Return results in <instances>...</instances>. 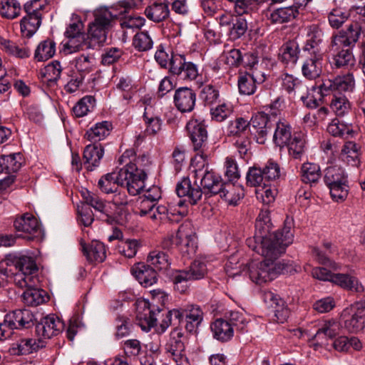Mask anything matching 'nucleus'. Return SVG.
Returning a JSON list of instances; mask_svg holds the SVG:
<instances>
[{
    "label": "nucleus",
    "instance_id": "1",
    "mask_svg": "<svg viewBox=\"0 0 365 365\" xmlns=\"http://www.w3.org/2000/svg\"><path fill=\"white\" fill-rule=\"evenodd\" d=\"M292 227L293 219L287 217L282 230L270 232L269 212L265 210L259 212L255 222V235L247 240L248 247L265 258L262 262L249 264L247 272L253 282L261 284L271 281L282 272L283 264L275 262V259L292 243Z\"/></svg>",
    "mask_w": 365,
    "mask_h": 365
},
{
    "label": "nucleus",
    "instance_id": "2",
    "mask_svg": "<svg viewBox=\"0 0 365 365\" xmlns=\"http://www.w3.org/2000/svg\"><path fill=\"white\" fill-rule=\"evenodd\" d=\"M355 80L352 73L339 75L333 78L324 79L317 87L320 100L331 95L330 108L338 116H344L351 110V103L343 93L352 91Z\"/></svg>",
    "mask_w": 365,
    "mask_h": 365
},
{
    "label": "nucleus",
    "instance_id": "3",
    "mask_svg": "<svg viewBox=\"0 0 365 365\" xmlns=\"http://www.w3.org/2000/svg\"><path fill=\"white\" fill-rule=\"evenodd\" d=\"M207 158V155L196 154L191 160L195 182L200 180V185L205 190L213 195L219 194L229 204L236 205L240 200V196L232 197L234 186L222 182L220 176L209 168Z\"/></svg>",
    "mask_w": 365,
    "mask_h": 365
},
{
    "label": "nucleus",
    "instance_id": "4",
    "mask_svg": "<svg viewBox=\"0 0 365 365\" xmlns=\"http://www.w3.org/2000/svg\"><path fill=\"white\" fill-rule=\"evenodd\" d=\"M361 35V26L351 23L346 31L332 36L331 51L334 53L333 64L336 68H349L354 66L355 58L349 46L354 45Z\"/></svg>",
    "mask_w": 365,
    "mask_h": 365
},
{
    "label": "nucleus",
    "instance_id": "5",
    "mask_svg": "<svg viewBox=\"0 0 365 365\" xmlns=\"http://www.w3.org/2000/svg\"><path fill=\"white\" fill-rule=\"evenodd\" d=\"M33 264L31 269L24 266L21 272L14 274V284L20 288L26 289L22 294V299L28 306L36 307L46 302L45 291L38 288L39 283L37 277L38 267L34 257L29 256Z\"/></svg>",
    "mask_w": 365,
    "mask_h": 365
},
{
    "label": "nucleus",
    "instance_id": "6",
    "mask_svg": "<svg viewBox=\"0 0 365 365\" xmlns=\"http://www.w3.org/2000/svg\"><path fill=\"white\" fill-rule=\"evenodd\" d=\"M270 128L267 115L259 113L251 118L250 123L242 118L230 121L227 125V132L229 135H238L239 137L250 133L255 136L257 143L264 144Z\"/></svg>",
    "mask_w": 365,
    "mask_h": 365
},
{
    "label": "nucleus",
    "instance_id": "7",
    "mask_svg": "<svg viewBox=\"0 0 365 365\" xmlns=\"http://www.w3.org/2000/svg\"><path fill=\"white\" fill-rule=\"evenodd\" d=\"M46 7L47 0H31L24 4L26 15L20 23L22 36L30 38L37 31Z\"/></svg>",
    "mask_w": 365,
    "mask_h": 365
},
{
    "label": "nucleus",
    "instance_id": "8",
    "mask_svg": "<svg viewBox=\"0 0 365 365\" xmlns=\"http://www.w3.org/2000/svg\"><path fill=\"white\" fill-rule=\"evenodd\" d=\"M94 17V21L89 25L87 36L88 46L92 48L101 46L106 41L113 15L107 9H100L95 11Z\"/></svg>",
    "mask_w": 365,
    "mask_h": 365
},
{
    "label": "nucleus",
    "instance_id": "9",
    "mask_svg": "<svg viewBox=\"0 0 365 365\" xmlns=\"http://www.w3.org/2000/svg\"><path fill=\"white\" fill-rule=\"evenodd\" d=\"M324 173V180L329 188L332 199L336 202L344 201L349 193L344 169L339 166H331L328 167Z\"/></svg>",
    "mask_w": 365,
    "mask_h": 365
},
{
    "label": "nucleus",
    "instance_id": "10",
    "mask_svg": "<svg viewBox=\"0 0 365 365\" xmlns=\"http://www.w3.org/2000/svg\"><path fill=\"white\" fill-rule=\"evenodd\" d=\"M207 274V267L205 262L196 259L191 263L188 269L176 270L173 274V282L175 289L184 293L188 288V282L199 280L204 278Z\"/></svg>",
    "mask_w": 365,
    "mask_h": 365
},
{
    "label": "nucleus",
    "instance_id": "11",
    "mask_svg": "<svg viewBox=\"0 0 365 365\" xmlns=\"http://www.w3.org/2000/svg\"><path fill=\"white\" fill-rule=\"evenodd\" d=\"M147 174L143 170L138 168L135 164H127L120 169L121 187H126L128 193L137 195L145 187Z\"/></svg>",
    "mask_w": 365,
    "mask_h": 365
},
{
    "label": "nucleus",
    "instance_id": "12",
    "mask_svg": "<svg viewBox=\"0 0 365 365\" xmlns=\"http://www.w3.org/2000/svg\"><path fill=\"white\" fill-rule=\"evenodd\" d=\"M24 266L29 269H31L33 266L32 262L29 259V256L22 253L7 255L0 262V287L5 284L6 278L9 277L13 276L14 279V274L21 272Z\"/></svg>",
    "mask_w": 365,
    "mask_h": 365
},
{
    "label": "nucleus",
    "instance_id": "13",
    "mask_svg": "<svg viewBox=\"0 0 365 365\" xmlns=\"http://www.w3.org/2000/svg\"><path fill=\"white\" fill-rule=\"evenodd\" d=\"M170 72L178 80L191 81L198 76L197 66L190 61H186L184 56L172 54L170 62Z\"/></svg>",
    "mask_w": 365,
    "mask_h": 365
},
{
    "label": "nucleus",
    "instance_id": "14",
    "mask_svg": "<svg viewBox=\"0 0 365 365\" xmlns=\"http://www.w3.org/2000/svg\"><path fill=\"white\" fill-rule=\"evenodd\" d=\"M82 195L85 201V204L90 207H93L100 213L98 217L102 221H104L109 225H112L117 221L116 214L114 212L113 208L111 207V204L110 202H105L99 196L89 192L88 190L83 192Z\"/></svg>",
    "mask_w": 365,
    "mask_h": 365
},
{
    "label": "nucleus",
    "instance_id": "15",
    "mask_svg": "<svg viewBox=\"0 0 365 365\" xmlns=\"http://www.w3.org/2000/svg\"><path fill=\"white\" fill-rule=\"evenodd\" d=\"M187 130L197 154L207 155V132L203 121L192 118L187 123Z\"/></svg>",
    "mask_w": 365,
    "mask_h": 365
},
{
    "label": "nucleus",
    "instance_id": "16",
    "mask_svg": "<svg viewBox=\"0 0 365 365\" xmlns=\"http://www.w3.org/2000/svg\"><path fill=\"white\" fill-rule=\"evenodd\" d=\"M175 247L183 255H193L197 249L196 235L190 223L182 225L175 235Z\"/></svg>",
    "mask_w": 365,
    "mask_h": 365
},
{
    "label": "nucleus",
    "instance_id": "17",
    "mask_svg": "<svg viewBox=\"0 0 365 365\" xmlns=\"http://www.w3.org/2000/svg\"><path fill=\"white\" fill-rule=\"evenodd\" d=\"M16 231L21 232L22 237L28 240L38 239L42 235L41 227L37 219L30 213H25L14 222Z\"/></svg>",
    "mask_w": 365,
    "mask_h": 365
},
{
    "label": "nucleus",
    "instance_id": "18",
    "mask_svg": "<svg viewBox=\"0 0 365 365\" xmlns=\"http://www.w3.org/2000/svg\"><path fill=\"white\" fill-rule=\"evenodd\" d=\"M63 322L56 316L47 315L36 325L37 336L43 341L58 335L63 329Z\"/></svg>",
    "mask_w": 365,
    "mask_h": 365
},
{
    "label": "nucleus",
    "instance_id": "19",
    "mask_svg": "<svg viewBox=\"0 0 365 365\" xmlns=\"http://www.w3.org/2000/svg\"><path fill=\"white\" fill-rule=\"evenodd\" d=\"M183 334L180 329H175L165 345L166 352L175 361L177 365H190L185 354V344L182 341Z\"/></svg>",
    "mask_w": 365,
    "mask_h": 365
},
{
    "label": "nucleus",
    "instance_id": "20",
    "mask_svg": "<svg viewBox=\"0 0 365 365\" xmlns=\"http://www.w3.org/2000/svg\"><path fill=\"white\" fill-rule=\"evenodd\" d=\"M176 193L179 197H185V200H180L178 202L179 207H182L185 202L191 205H196L202 195V188L197 182L192 185L188 178H183L176 185Z\"/></svg>",
    "mask_w": 365,
    "mask_h": 365
},
{
    "label": "nucleus",
    "instance_id": "21",
    "mask_svg": "<svg viewBox=\"0 0 365 365\" xmlns=\"http://www.w3.org/2000/svg\"><path fill=\"white\" fill-rule=\"evenodd\" d=\"M351 310V313L344 312L342 314L344 327L349 332L357 333L365 327V307L356 304Z\"/></svg>",
    "mask_w": 365,
    "mask_h": 365
},
{
    "label": "nucleus",
    "instance_id": "22",
    "mask_svg": "<svg viewBox=\"0 0 365 365\" xmlns=\"http://www.w3.org/2000/svg\"><path fill=\"white\" fill-rule=\"evenodd\" d=\"M160 312L158 307H152L148 301L142 300L137 303V319L143 330L148 331L156 325V316Z\"/></svg>",
    "mask_w": 365,
    "mask_h": 365
},
{
    "label": "nucleus",
    "instance_id": "23",
    "mask_svg": "<svg viewBox=\"0 0 365 365\" xmlns=\"http://www.w3.org/2000/svg\"><path fill=\"white\" fill-rule=\"evenodd\" d=\"M34 315L29 309H16L6 314L4 325L10 329L29 328L33 324Z\"/></svg>",
    "mask_w": 365,
    "mask_h": 365
},
{
    "label": "nucleus",
    "instance_id": "24",
    "mask_svg": "<svg viewBox=\"0 0 365 365\" xmlns=\"http://www.w3.org/2000/svg\"><path fill=\"white\" fill-rule=\"evenodd\" d=\"M306 40L303 50L309 53H323L321 45L323 42L324 34L319 26L312 24L304 29Z\"/></svg>",
    "mask_w": 365,
    "mask_h": 365
},
{
    "label": "nucleus",
    "instance_id": "25",
    "mask_svg": "<svg viewBox=\"0 0 365 365\" xmlns=\"http://www.w3.org/2000/svg\"><path fill=\"white\" fill-rule=\"evenodd\" d=\"M173 101L179 111L190 113L195 106L196 93L191 88L180 87L175 91Z\"/></svg>",
    "mask_w": 365,
    "mask_h": 365
},
{
    "label": "nucleus",
    "instance_id": "26",
    "mask_svg": "<svg viewBox=\"0 0 365 365\" xmlns=\"http://www.w3.org/2000/svg\"><path fill=\"white\" fill-rule=\"evenodd\" d=\"M302 66V76L308 80H315L319 78L323 68V53H309Z\"/></svg>",
    "mask_w": 365,
    "mask_h": 365
},
{
    "label": "nucleus",
    "instance_id": "27",
    "mask_svg": "<svg viewBox=\"0 0 365 365\" xmlns=\"http://www.w3.org/2000/svg\"><path fill=\"white\" fill-rule=\"evenodd\" d=\"M183 315L185 329L190 333H196L204 317L200 307L196 304H186L183 306Z\"/></svg>",
    "mask_w": 365,
    "mask_h": 365
},
{
    "label": "nucleus",
    "instance_id": "28",
    "mask_svg": "<svg viewBox=\"0 0 365 365\" xmlns=\"http://www.w3.org/2000/svg\"><path fill=\"white\" fill-rule=\"evenodd\" d=\"M131 272L139 283L145 287H150L157 282L156 271L150 265L138 263L132 267Z\"/></svg>",
    "mask_w": 365,
    "mask_h": 365
},
{
    "label": "nucleus",
    "instance_id": "29",
    "mask_svg": "<svg viewBox=\"0 0 365 365\" xmlns=\"http://www.w3.org/2000/svg\"><path fill=\"white\" fill-rule=\"evenodd\" d=\"M104 155V149L101 144L88 145L83 151V164L88 171H93L99 166Z\"/></svg>",
    "mask_w": 365,
    "mask_h": 365
},
{
    "label": "nucleus",
    "instance_id": "30",
    "mask_svg": "<svg viewBox=\"0 0 365 365\" xmlns=\"http://www.w3.org/2000/svg\"><path fill=\"white\" fill-rule=\"evenodd\" d=\"M300 49L298 43L294 41H289L284 43L279 53V58L287 67H294L299 57Z\"/></svg>",
    "mask_w": 365,
    "mask_h": 365
},
{
    "label": "nucleus",
    "instance_id": "31",
    "mask_svg": "<svg viewBox=\"0 0 365 365\" xmlns=\"http://www.w3.org/2000/svg\"><path fill=\"white\" fill-rule=\"evenodd\" d=\"M340 328V324L334 319L325 321L317 330L314 339L318 343L325 344L329 339L339 334Z\"/></svg>",
    "mask_w": 365,
    "mask_h": 365
},
{
    "label": "nucleus",
    "instance_id": "32",
    "mask_svg": "<svg viewBox=\"0 0 365 365\" xmlns=\"http://www.w3.org/2000/svg\"><path fill=\"white\" fill-rule=\"evenodd\" d=\"M213 337L220 341H227L234 335V328L227 320L217 319L210 325Z\"/></svg>",
    "mask_w": 365,
    "mask_h": 365
},
{
    "label": "nucleus",
    "instance_id": "33",
    "mask_svg": "<svg viewBox=\"0 0 365 365\" xmlns=\"http://www.w3.org/2000/svg\"><path fill=\"white\" fill-rule=\"evenodd\" d=\"M169 0H164L163 3L154 2L146 7L145 14L147 18L154 22H160L165 20L170 14L168 4Z\"/></svg>",
    "mask_w": 365,
    "mask_h": 365
},
{
    "label": "nucleus",
    "instance_id": "34",
    "mask_svg": "<svg viewBox=\"0 0 365 365\" xmlns=\"http://www.w3.org/2000/svg\"><path fill=\"white\" fill-rule=\"evenodd\" d=\"M61 71L62 66L60 62L54 61L40 70L38 77L43 83H46L48 86H51L56 84L60 78Z\"/></svg>",
    "mask_w": 365,
    "mask_h": 365
},
{
    "label": "nucleus",
    "instance_id": "35",
    "mask_svg": "<svg viewBox=\"0 0 365 365\" xmlns=\"http://www.w3.org/2000/svg\"><path fill=\"white\" fill-rule=\"evenodd\" d=\"M83 251L91 262H102L106 257V247L98 240L92 241L88 246H83Z\"/></svg>",
    "mask_w": 365,
    "mask_h": 365
},
{
    "label": "nucleus",
    "instance_id": "36",
    "mask_svg": "<svg viewBox=\"0 0 365 365\" xmlns=\"http://www.w3.org/2000/svg\"><path fill=\"white\" fill-rule=\"evenodd\" d=\"M282 88L289 93L298 96L308 92L307 87L302 80L287 73L282 76Z\"/></svg>",
    "mask_w": 365,
    "mask_h": 365
},
{
    "label": "nucleus",
    "instance_id": "37",
    "mask_svg": "<svg viewBox=\"0 0 365 365\" xmlns=\"http://www.w3.org/2000/svg\"><path fill=\"white\" fill-rule=\"evenodd\" d=\"M267 299L269 300L270 306L272 307L277 321L283 323L289 317V309L285 302L279 296L272 292H268L265 294Z\"/></svg>",
    "mask_w": 365,
    "mask_h": 365
},
{
    "label": "nucleus",
    "instance_id": "38",
    "mask_svg": "<svg viewBox=\"0 0 365 365\" xmlns=\"http://www.w3.org/2000/svg\"><path fill=\"white\" fill-rule=\"evenodd\" d=\"M98 187L106 194L118 192L119 186H121L120 181V170L118 173H110L103 175L98 180Z\"/></svg>",
    "mask_w": 365,
    "mask_h": 365
},
{
    "label": "nucleus",
    "instance_id": "39",
    "mask_svg": "<svg viewBox=\"0 0 365 365\" xmlns=\"http://www.w3.org/2000/svg\"><path fill=\"white\" fill-rule=\"evenodd\" d=\"M111 128V123L108 121L97 123L86 131L85 138L91 142H98L110 134Z\"/></svg>",
    "mask_w": 365,
    "mask_h": 365
},
{
    "label": "nucleus",
    "instance_id": "40",
    "mask_svg": "<svg viewBox=\"0 0 365 365\" xmlns=\"http://www.w3.org/2000/svg\"><path fill=\"white\" fill-rule=\"evenodd\" d=\"M359 145L353 141H347L343 145L341 157L344 161L354 167L360 164Z\"/></svg>",
    "mask_w": 365,
    "mask_h": 365
},
{
    "label": "nucleus",
    "instance_id": "41",
    "mask_svg": "<svg viewBox=\"0 0 365 365\" xmlns=\"http://www.w3.org/2000/svg\"><path fill=\"white\" fill-rule=\"evenodd\" d=\"M292 136L289 123L281 120L277 122L273 135V141L276 145L280 148L285 147Z\"/></svg>",
    "mask_w": 365,
    "mask_h": 365
},
{
    "label": "nucleus",
    "instance_id": "42",
    "mask_svg": "<svg viewBox=\"0 0 365 365\" xmlns=\"http://www.w3.org/2000/svg\"><path fill=\"white\" fill-rule=\"evenodd\" d=\"M331 282L348 290H354L357 292L363 291V287L359 282V280L350 274H334Z\"/></svg>",
    "mask_w": 365,
    "mask_h": 365
},
{
    "label": "nucleus",
    "instance_id": "43",
    "mask_svg": "<svg viewBox=\"0 0 365 365\" xmlns=\"http://www.w3.org/2000/svg\"><path fill=\"white\" fill-rule=\"evenodd\" d=\"M67 41L63 44V51L67 53H73L79 51L92 48L89 46V41L86 34L68 37Z\"/></svg>",
    "mask_w": 365,
    "mask_h": 365
},
{
    "label": "nucleus",
    "instance_id": "44",
    "mask_svg": "<svg viewBox=\"0 0 365 365\" xmlns=\"http://www.w3.org/2000/svg\"><path fill=\"white\" fill-rule=\"evenodd\" d=\"M289 155L294 159L300 160L305 151V140L299 133H294L292 138L286 144Z\"/></svg>",
    "mask_w": 365,
    "mask_h": 365
},
{
    "label": "nucleus",
    "instance_id": "45",
    "mask_svg": "<svg viewBox=\"0 0 365 365\" xmlns=\"http://www.w3.org/2000/svg\"><path fill=\"white\" fill-rule=\"evenodd\" d=\"M298 14L296 6L279 8L270 14L269 19L273 24H282L294 19Z\"/></svg>",
    "mask_w": 365,
    "mask_h": 365
},
{
    "label": "nucleus",
    "instance_id": "46",
    "mask_svg": "<svg viewBox=\"0 0 365 365\" xmlns=\"http://www.w3.org/2000/svg\"><path fill=\"white\" fill-rule=\"evenodd\" d=\"M148 262L156 272L166 270L170 265L168 255L159 250L150 252L148 257Z\"/></svg>",
    "mask_w": 365,
    "mask_h": 365
},
{
    "label": "nucleus",
    "instance_id": "47",
    "mask_svg": "<svg viewBox=\"0 0 365 365\" xmlns=\"http://www.w3.org/2000/svg\"><path fill=\"white\" fill-rule=\"evenodd\" d=\"M14 345L16 347H14L13 349H16L18 350L16 353L17 354H28L45 346L44 341L39 338L38 339L32 338L21 339Z\"/></svg>",
    "mask_w": 365,
    "mask_h": 365
},
{
    "label": "nucleus",
    "instance_id": "48",
    "mask_svg": "<svg viewBox=\"0 0 365 365\" xmlns=\"http://www.w3.org/2000/svg\"><path fill=\"white\" fill-rule=\"evenodd\" d=\"M302 180L304 183H316L321 178L320 168L317 164L305 163L301 168Z\"/></svg>",
    "mask_w": 365,
    "mask_h": 365
},
{
    "label": "nucleus",
    "instance_id": "49",
    "mask_svg": "<svg viewBox=\"0 0 365 365\" xmlns=\"http://www.w3.org/2000/svg\"><path fill=\"white\" fill-rule=\"evenodd\" d=\"M0 48L6 53L16 58H24L30 55L28 48L20 47L15 42L4 38L0 40Z\"/></svg>",
    "mask_w": 365,
    "mask_h": 365
},
{
    "label": "nucleus",
    "instance_id": "50",
    "mask_svg": "<svg viewBox=\"0 0 365 365\" xmlns=\"http://www.w3.org/2000/svg\"><path fill=\"white\" fill-rule=\"evenodd\" d=\"M56 53V43L50 39L41 41L37 46L34 58L38 61H44L52 58Z\"/></svg>",
    "mask_w": 365,
    "mask_h": 365
},
{
    "label": "nucleus",
    "instance_id": "51",
    "mask_svg": "<svg viewBox=\"0 0 365 365\" xmlns=\"http://www.w3.org/2000/svg\"><path fill=\"white\" fill-rule=\"evenodd\" d=\"M21 6L17 0H1L0 14L6 19H13L20 15Z\"/></svg>",
    "mask_w": 365,
    "mask_h": 365
},
{
    "label": "nucleus",
    "instance_id": "52",
    "mask_svg": "<svg viewBox=\"0 0 365 365\" xmlns=\"http://www.w3.org/2000/svg\"><path fill=\"white\" fill-rule=\"evenodd\" d=\"M95 106V98L91 96H86L73 108V115L77 118L86 115L89 112L92 111Z\"/></svg>",
    "mask_w": 365,
    "mask_h": 365
},
{
    "label": "nucleus",
    "instance_id": "53",
    "mask_svg": "<svg viewBox=\"0 0 365 365\" xmlns=\"http://www.w3.org/2000/svg\"><path fill=\"white\" fill-rule=\"evenodd\" d=\"M1 157L2 161L1 163L4 165L6 173H16L21 168L23 159L22 155L19 153L1 155Z\"/></svg>",
    "mask_w": 365,
    "mask_h": 365
},
{
    "label": "nucleus",
    "instance_id": "54",
    "mask_svg": "<svg viewBox=\"0 0 365 365\" xmlns=\"http://www.w3.org/2000/svg\"><path fill=\"white\" fill-rule=\"evenodd\" d=\"M247 30V20L243 16H237L227 30V33L230 38L235 40L243 36Z\"/></svg>",
    "mask_w": 365,
    "mask_h": 365
},
{
    "label": "nucleus",
    "instance_id": "55",
    "mask_svg": "<svg viewBox=\"0 0 365 365\" xmlns=\"http://www.w3.org/2000/svg\"><path fill=\"white\" fill-rule=\"evenodd\" d=\"M75 67L79 73L80 77L84 78L85 76L93 71V59L89 56L81 55L73 61Z\"/></svg>",
    "mask_w": 365,
    "mask_h": 365
},
{
    "label": "nucleus",
    "instance_id": "56",
    "mask_svg": "<svg viewBox=\"0 0 365 365\" xmlns=\"http://www.w3.org/2000/svg\"><path fill=\"white\" fill-rule=\"evenodd\" d=\"M237 86L239 92L242 95H252L257 88V84L250 77L249 73H245L238 77Z\"/></svg>",
    "mask_w": 365,
    "mask_h": 365
},
{
    "label": "nucleus",
    "instance_id": "57",
    "mask_svg": "<svg viewBox=\"0 0 365 365\" xmlns=\"http://www.w3.org/2000/svg\"><path fill=\"white\" fill-rule=\"evenodd\" d=\"M153 44V40L147 31L138 32L134 36L133 45L139 51L150 50Z\"/></svg>",
    "mask_w": 365,
    "mask_h": 365
},
{
    "label": "nucleus",
    "instance_id": "58",
    "mask_svg": "<svg viewBox=\"0 0 365 365\" xmlns=\"http://www.w3.org/2000/svg\"><path fill=\"white\" fill-rule=\"evenodd\" d=\"M184 321L183 307L173 309L168 312L161 326L166 329L170 325H179Z\"/></svg>",
    "mask_w": 365,
    "mask_h": 365
},
{
    "label": "nucleus",
    "instance_id": "59",
    "mask_svg": "<svg viewBox=\"0 0 365 365\" xmlns=\"http://www.w3.org/2000/svg\"><path fill=\"white\" fill-rule=\"evenodd\" d=\"M141 243L135 239H129L121 242L118 245L119 252L125 257L132 258L135 256Z\"/></svg>",
    "mask_w": 365,
    "mask_h": 365
},
{
    "label": "nucleus",
    "instance_id": "60",
    "mask_svg": "<svg viewBox=\"0 0 365 365\" xmlns=\"http://www.w3.org/2000/svg\"><path fill=\"white\" fill-rule=\"evenodd\" d=\"M115 336L118 338H123L129 335L132 329L130 319L125 316H118L115 319Z\"/></svg>",
    "mask_w": 365,
    "mask_h": 365
},
{
    "label": "nucleus",
    "instance_id": "61",
    "mask_svg": "<svg viewBox=\"0 0 365 365\" xmlns=\"http://www.w3.org/2000/svg\"><path fill=\"white\" fill-rule=\"evenodd\" d=\"M327 131L334 136L344 137L348 136L352 130L348 125L334 119L327 126Z\"/></svg>",
    "mask_w": 365,
    "mask_h": 365
},
{
    "label": "nucleus",
    "instance_id": "62",
    "mask_svg": "<svg viewBox=\"0 0 365 365\" xmlns=\"http://www.w3.org/2000/svg\"><path fill=\"white\" fill-rule=\"evenodd\" d=\"M247 184L252 187H260L266 185L261 168L253 167L250 168L246 176Z\"/></svg>",
    "mask_w": 365,
    "mask_h": 365
},
{
    "label": "nucleus",
    "instance_id": "63",
    "mask_svg": "<svg viewBox=\"0 0 365 365\" xmlns=\"http://www.w3.org/2000/svg\"><path fill=\"white\" fill-rule=\"evenodd\" d=\"M112 201L110 202L111 207L114 206L116 211H114L117 217L122 214L128 204V197L124 191L118 189V192H113Z\"/></svg>",
    "mask_w": 365,
    "mask_h": 365
},
{
    "label": "nucleus",
    "instance_id": "64",
    "mask_svg": "<svg viewBox=\"0 0 365 365\" xmlns=\"http://www.w3.org/2000/svg\"><path fill=\"white\" fill-rule=\"evenodd\" d=\"M83 34H85L83 32V24L80 16L76 14H73L71 19V22L65 32L66 38Z\"/></svg>",
    "mask_w": 365,
    "mask_h": 365
}]
</instances>
